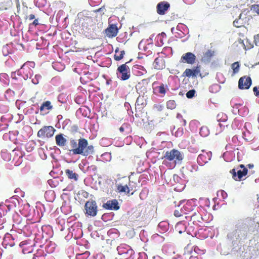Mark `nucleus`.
<instances>
[{
	"label": "nucleus",
	"mask_w": 259,
	"mask_h": 259,
	"mask_svg": "<svg viewBox=\"0 0 259 259\" xmlns=\"http://www.w3.org/2000/svg\"><path fill=\"white\" fill-rule=\"evenodd\" d=\"M247 225L244 220L238 221L234 231L228 235V237L233 242L240 240L243 238L247 234Z\"/></svg>",
	"instance_id": "nucleus-1"
},
{
	"label": "nucleus",
	"mask_w": 259,
	"mask_h": 259,
	"mask_svg": "<svg viewBox=\"0 0 259 259\" xmlns=\"http://www.w3.org/2000/svg\"><path fill=\"white\" fill-rule=\"evenodd\" d=\"M74 154H81L87 156L92 154L94 152V147L92 145H88V142L84 139H80L78 141V147L71 150Z\"/></svg>",
	"instance_id": "nucleus-2"
},
{
	"label": "nucleus",
	"mask_w": 259,
	"mask_h": 259,
	"mask_svg": "<svg viewBox=\"0 0 259 259\" xmlns=\"http://www.w3.org/2000/svg\"><path fill=\"white\" fill-rule=\"evenodd\" d=\"M164 157L169 161L175 160L176 162L181 161L183 159V156L181 152L176 149H172L170 151H167L164 155Z\"/></svg>",
	"instance_id": "nucleus-3"
},
{
	"label": "nucleus",
	"mask_w": 259,
	"mask_h": 259,
	"mask_svg": "<svg viewBox=\"0 0 259 259\" xmlns=\"http://www.w3.org/2000/svg\"><path fill=\"white\" fill-rule=\"evenodd\" d=\"M55 131V129L52 126H45L38 131L37 136L42 139L46 137L49 138L54 135Z\"/></svg>",
	"instance_id": "nucleus-4"
},
{
	"label": "nucleus",
	"mask_w": 259,
	"mask_h": 259,
	"mask_svg": "<svg viewBox=\"0 0 259 259\" xmlns=\"http://www.w3.org/2000/svg\"><path fill=\"white\" fill-rule=\"evenodd\" d=\"M85 213L88 215L95 217L97 213V206L95 201H88L85 204Z\"/></svg>",
	"instance_id": "nucleus-5"
},
{
	"label": "nucleus",
	"mask_w": 259,
	"mask_h": 259,
	"mask_svg": "<svg viewBox=\"0 0 259 259\" xmlns=\"http://www.w3.org/2000/svg\"><path fill=\"white\" fill-rule=\"evenodd\" d=\"M251 84V79L250 77H242L238 81V87L240 89H248Z\"/></svg>",
	"instance_id": "nucleus-6"
},
{
	"label": "nucleus",
	"mask_w": 259,
	"mask_h": 259,
	"mask_svg": "<svg viewBox=\"0 0 259 259\" xmlns=\"http://www.w3.org/2000/svg\"><path fill=\"white\" fill-rule=\"evenodd\" d=\"M117 70L119 73L121 75L120 77L122 80H125L129 78L130 76V74L129 73L130 69L126 64H124L120 66L118 68Z\"/></svg>",
	"instance_id": "nucleus-7"
},
{
	"label": "nucleus",
	"mask_w": 259,
	"mask_h": 259,
	"mask_svg": "<svg viewBox=\"0 0 259 259\" xmlns=\"http://www.w3.org/2000/svg\"><path fill=\"white\" fill-rule=\"evenodd\" d=\"M247 169L244 168L242 170H238L236 172L235 169H233L230 171V173L232 175L233 178L236 180H240L241 178L247 175Z\"/></svg>",
	"instance_id": "nucleus-8"
},
{
	"label": "nucleus",
	"mask_w": 259,
	"mask_h": 259,
	"mask_svg": "<svg viewBox=\"0 0 259 259\" xmlns=\"http://www.w3.org/2000/svg\"><path fill=\"white\" fill-rule=\"evenodd\" d=\"M196 56L191 52L184 54L181 58V61L190 64H193L195 61Z\"/></svg>",
	"instance_id": "nucleus-9"
},
{
	"label": "nucleus",
	"mask_w": 259,
	"mask_h": 259,
	"mask_svg": "<svg viewBox=\"0 0 259 259\" xmlns=\"http://www.w3.org/2000/svg\"><path fill=\"white\" fill-rule=\"evenodd\" d=\"M184 74L188 77L191 76H192L193 77H196L198 75L201 76L200 74V66H197L196 68L193 69H186L184 72Z\"/></svg>",
	"instance_id": "nucleus-10"
},
{
	"label": "nucleus",
	"mask_w": 259,
	"mask_h": 259,
	"mask_svg": "<svg viewBox=\"0 0 259 259\" xmlns=\"http://www.w3.org/2000/svg\"><path fill=\"white\" fill-rule=\"evenodd\" d=\"M103 207L110 210H118L119 208L118 202L115 199L108 201L106 203H104L103 204Z\"/></svg>",
	"instance_id": "nucleus-11"
},
{
	"label": "nucleus",
	"mask_w": 259,
	"mask_h": 259,
	"mask_svg": "<svg viewBox=\"0 0 259 259\" xmlns=\"http://www.w3.org/2000/svg\"><path fill=\"white\" fill-rule=\"evenodd\" d=\"M170 5L166 2H162L157 5V12L160 15H164L165 11L169 8Z\"/></svg>",
	"instance_id": "nucleus-12"
},
{
	"label": "nucleus",
	"mask_w": 259,
	"mask_h": 259,
	"mask_svg": "<svg viewBox=\"0 0 259 259\" xmlns=\"http://www.w3.org/2000/svg\"><path fill=\"white\" fill-rule=\"evenodd\" d=\"M118 32L117 28L114 25H111L105 30V33L109 37H115Z\"/></svg>",
	"instance_id": "nucleus-13"
},
{
	"label": "nucleus",
	"mask_w": 259,
	"mask_h": 259,
	"mask_svg": "<svg viewBox=\"0 0 259 259\" xmlns=\"http://www.w3.org/2000/svg\"><path fill=\"white\" fill-rule=\"evenodd\" d=\"M55 139L57 145L59 146H64L67 142L66 139L63 137L62 134L57 135Z\"/></svg>",
	"instance_id": "nucleus-14"
},
{
	"label": "nucleus",
	"mask_w": 259,
	"mask_h": 259,
	"mask_svg": "<svg viewBox=\"0 0 259 259\" xmlns=\"http://www.w3.org/2000/svg\"><path fill=\"white\" fill-rule=\"evenodd\" d=\"M163 62L162 59L157 58L154 60L153 66L155 69H160L164 67Z\"/></svg>",
	"instance_id": "nucleus-15"
},
{
	"label": "nucleus",
	"mask_w": 259,
	"mask_h": 259,
	"mask_svg": "<svg viewBox=\"0 0 259 259\" xmlns=\"http://www.w3.org/2000/svg\"><path fill=\"white\" fill-rule=\"evenodd\" d=\"M65 174L67 177L70 179H73L74 181H77L78 180V175L77 174L73 172L72 170L66 169L65 170Z\"/></svg>",
	"instance_id": "nucleus-16"
},
{
	"label": "nucleus",
	"mask_w": 259,
	"mask_h": 259,
	"mask_svg": "<svg viewBox=\"0 0 259 259\" xmlns=\"http://www.w3.org/2000/svg\"><path fill=\"white\" fill-rule=\"evenodd\" d=\"M117 189L120 193L126 192L127 194H129L130 190L127 185L122 186L120 184L117 185Z\"/></svg>",
	"instance_id": "nucleus-17"
},
{
	"label": "nucleus",
	"mask_w": 259,
	"mask_h": 259,
	"mask_svg": "<svg viewBox=\"0 0 259 259\" xmlns=\"http://www.w3.org/2000/svg\"><path fill=\"white\" fill-rule=\"evenodd\" d=\"M52 106L51 105V102L50 101H46L42 105L40 106V109L41 111L44 110L45 108H46L47 109H52Z\"/></svg>",
	"instance_id": "nucleus-18"
},
{
	"label": "nucleus",
	"mask_w": 259,
	"mask_h": 259,
	"mask_svg": "<svg viewBox=\"0 0 259 259\" xmlns=\"http://www.w3.org/2000/svg\"><path fill=\"white\" fill-rule=\"evenodd\" d=\"M231 68L233 70L234 74L237 73L239 70V64L238 62H236L232 64Z\"/></svg>",
	"instance_id": "nucleus-19"
},
{
	"label": "nucleus",
	"mask_w": 259,
	"mask_h": 259,
	"mask_svg": "<svg viewBox=\"0 0 259 259\" xmlns=\"http://www.w3.org/2000/svg\"><path fill=\"white\" fill-rule=\"evenodd\" d=\"M167 108L170 109H173L176 107V104L175 101L169 100L166 104Z\"/></svg>",
	"instance_id": "nucleus-20"
},
{
	"label": "nucleus",
	"mask_w": 259,
	"mask_h": 259,
	"mask_svg": "<svg viewBox=\"0 0 259 259\" xmlns=\"http://www.w3.org/2000/svg\"><path fill=\"white\" fill-rule=\"evenodd\" d=\"M195 91L194 90H191L188 91L186 94V96L188 98H192L194 96Z\"/></svg>",
	"instance_id": "nucleus-21"
},
{
	"label": "nucleus",
	"mask_w": 259,
	"mask_h": 259,
	"mask_svg": "<svg viewBox=\"0 0 259 259\" xmlns=\"http://www.w3.org/2000/svg\"><path fill=\"white\" fill-rule=\"evenodd\" d=\"M124 54H125L124 51H122L120 52V55L118 56V55L115 54L114 55V59H115V60H116L117 61L120 60L121 59H122Z\"/></svg>",
	"instance_id": "nucleus-22"
},
{
	"label": "nucleus",
	"mask_w": 259,
	"mask_h": 259,
	"mask_svg": "<svg viewBox=\"0 0 259 259\" xmlns=\"http://www.w3.org/2000/svg\"><path fill=\"white\" fill-rule=\"evenodd\" d=\"M251 10L255 12L258 15H259V5H254L251 7Z\"/></svg>",
	"instance_id": "nucleus-23"
},
{
	"label": "nucleus",
	"mask_w": 259,
	"mask_h": 259,
	"mask_svg": "<svg viewBox=\"0 0 259 259\" xmlns=\"http://www.w3.org/2000/svg\"><path fill=\"white\" fill-rule=\"evenodd\" d=\"M70 145L72 147V148L74 149L76 148V147H77V143L74 140L72 139L70 140Z\"/></svg>",
	"instance_id": "nucleus-24"
},
{
	"label": "nucleus",
	"mask_w": 259,
	"mask_h": 259,
	"mask_svg": "<svg viewBox=\"0 0 259 259\" xmlns=\"http://www.w3.org/2000/svg\"><path fill=\"white\" fill-rule=\"evenodd\" d=\"M254 42L256 46H259V34L254 36Z\"/></svg>",
	"instance_id": "nucleus-25"
},
{
	"label": "nucleus",
	"mask_w": 259,
	"mask_h": 259,
	"mask_svg": "<svg viewBox=\"0 0 259 259\" xmlns=\"http://www.w3.org/2000/svg\"><path fill=\"white\" fill-rule=\"evenodd\" d=\"M253 91L256 96H259V87L258 89L256 87H254Z\"/></svg>",
	"instance_id": "nucleus-26"
},
{
	"label": "nucleus",
	"mask_w": 259,
	"mask_h": 259,
	"mask_svg": "<svg viewBox=\"0 0 259 259\" xmlns=\"http://www.w3.org/2000/svg\"><path fill=\"white\" fill-rule=\"evenodd\" d=\"M159 92L161 94H164L165 92V90L164 89V88L163 85H161L159 87Z\"/></svg>",
	"instance_id": "nucleus-27"
},
{
	"label": "nucleus",
	"mask_w": 259,
	"mask_h": 259,
	"mask_svg": "<svg viewBox=\"0 0 259 259\" xmlns=\"http://www.w3.org/2000/svg\"><path fill=\"white\" fill-rule=\"evenodd\" d=\"M213 52L211 50H208L207 52L205 53V55L207 57H210L213 55Z\"/></svg>",
	"instance_id": "nucleus-28"
},
{
	"label": "nucleus",
	"mask_w": 259,
	"mask_h": 259,
	"mask_svg": "<svg viewBox=\"0 0 259 259\" xmlns=\"http://www.w3.org/2000/svg\"><path fill=\"white\" fill-rule=\"evenodd\" d=\"M174 215L176 217H179L181 215V214L180 213L179 210H175L174 212Z\"/></svg>",
	"instance_id": "nucleus-29"
},
{
	"label": "nucleus",
	"mask_w": 259,
	"mask_h": 259,
	"mask_svg": "<svg viewBox=\"0 0 259 259\" xmlns=\"http://www.w3.org/2000/svg\"><path fill=\"white\" fill-rule=\"evenodd\" d=\"M27 18L29 20H32L35 18V16L33 14H30V15L27 16Z\"/></svg>",
	"instance_id": "nucleus-30"
},
{
	"label": "nucleus",
	"mask_w": 259,
	"mask_h": 259,
	"mask_svg": "<svg viewBox=\"0 0 259 259\" xmlns=\"http://www.w3.org/2000/svg\"><path fill=\"white\" fill-rule=\"evenodd\" d=\"M239 24L238 23V20H235V21H234V22H233L234 26H235V27H239Z\"/></svg>",
	"instance_id": "nucleus-31"
},
{
	"label": "nucleus",
	"mask_w": 259,
	"mask_h": 259,
	"mask_svg": "<svg viewBox=\"0 0 259 259\" xmlns=\"http://www.w3.org/2000/svg\"><path fill=\"white\" fill-rule=\"evenodd\" d=\"M155 107L157 108V109L158 110V111H161L162 110V108H163V106H162L161 105H156L155 106Z\"/></svg>",
	"instance_id": "nucleus-32"
},
{
	"label": "nucleus",
	"mask_w": 259,
	"mask_h": 259,
	"mask_svg": "<svg viewBox=\"0 0 259 259\" xmlns=\"http://www.w3.org/2000/svg\"><path fill=\"white\" fill-rule=\"evenodd\" d=\"M238 42L241 44L243 47H245V45L244 44H243V41L241 39H239L238 40Z\"/></svg>",
	"instance_id": "nucleus-33"
},
{
	"label": "nucleus",
	"mask_w": 259,
	"mask_h": 259,
	"mask_svg": "<svg viewBox=\"0 0 259 259\" xmlns=\"http://www.w3.org/2000/svg\"><path fill=\"white\" fill-rule=\"evenodd\" d=\"M32 23H33V24H34L35 25H37L38 23V20L37 19H35Z\"/></svg>",
	"instance_id": "nucleus-34"
},
{
	"label": "nucleus",
	"mask_w": 259,
	"mask_h": 259,
	"mask_svg": "<svg viewBox=\"0 0 259 259\" xmlns=\"http://www.w3.org/2000/svg\"><path fill=\"white\" fill-rule=\"evenodd\" d=\"M248 166L249 168H251L253 167V164H249L248 165Z\"/></svg>",
	"instance_id": "nucleus-35"
},
{
	"label": "nucleus",
	"mask_w": 259,
	"mask_h": 259,
	"mask_svg": "<svg viewBox=\"0 0 259 259\" xmlns=\"http://www.w3.org/2000/svg\"><path fill=\"white\" fill-rule=\"evenodd\" d=\"M119 131L121 132H123L124 131V128L123 127H120L119 128Z\"/></svg>",
	"instance_id": "nucleus-36"
},
{
	"label": "nucleus",
	"mask_w": 259,
	"mask_h": 259,
	"mask_svg": "<svg viewBox=\"0 0 259 259\" xmlns=\"http://www.w3.org/2000/svg\"><path fill=\"white\" fill-rule=\"evenodd\" d=\"M240 167L241 168H243V169H244V168H245V167H244V165H243V164H241V165H240Z\"/></svg>",
	"instance_id": "nucleus-37"
},
{
	"label": "nucleus",
	"mask_w": 259,
	"mask_h": 259,
	"mask_svg": "<svg viewBox=\"0 0 259 259\" xmlns=\"http://www.w3.org/2000/svg\"><path fill=\"white\" fill-rule=\"evenodd\" d=\"M190 259H197V258L196 257H193V256H191L190 257Z\"/></svg>",
	"instance_id": "nucleus-38"
},
{
	"label": "nucleus",
	"mask_w": 259,
	"mask_h": 259,
	"mask_svg": "<svg viewBox=\"0 0 259 259\" xmlns=\"http://www.w3.org/2000/svg\"><path fill=\"white\" fill-rule=\"evenodd\" d=\"M118 51V49H117L115 50V53H117Z\"/></svg>",
	"instance_id": "nucleus-39"
},
{
	"label": "nucleus",
	"mask_w": 259,
	"mask_h": 259,
	"mask_svg": "<svg viewBox=\"0 0 259 259\" xmlns=\"http://www.w3.org/2000/svg\"><path fill=\"white\" fill-rule=\"evenodd\" d=\"M24 65H25V64H23V65L21 66V69L23 68V67H24Z\"/></svg>",
	"instance_id": "nucleus-40"
}]
</instances>
